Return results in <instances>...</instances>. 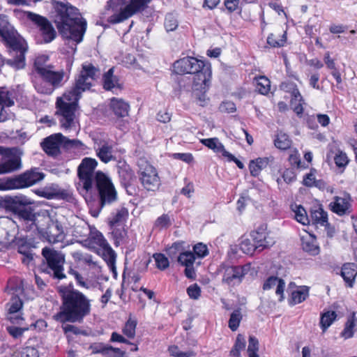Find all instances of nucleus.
Instances as JSON below:
<instances>
[{
  "instance_id": "nucleus-44",
  "label": "nucleus",
  "mask_w": 357,
  "mask_h": 357,
  "mask_svg": "<svg viewBox=\"0 0 357 357\" xmlns=\"http://www.w3.org/2000/svg\"><path fill=\"white\" fill-rule=\"evenodd\" d=\"M245 344L246 342L245 337L241 334H238L237 335L234 346L231 351V355L233 356L239 357L241 351L245 349Z\"/></svg>"
},
{
  "instance_id": "nucleus-4",
  "label": "nucleus",
  "mask_w": 357,
  "mask_h": 357,
  "mask_svg": "<svg viewBox=\"0 0 357 357\" xmlns=\"http://www.w3.org/2000/svg\"><path fill=\"white\" fill-rule=\"evenodd\" d=\"M34 68L41 79L40 82L34 84L36 90L40 93L50 95L56 89L63 86L66 81L64 70H56L55 66L50 63V57L47 55L36 57Z\"/></svg>"
},
{
  "instance_id": "nucleus-32",
  "label": "nucleus",
  "mask_w": 357,
  "mask_h": 357,
  "mask_svg": "<svg viewBox=\"0 0 357 357\" xmlns=\"http://www.w3.org/2000/svg\"><path fill=\"white\" fill-rule=\"evenodd\" d=\"M270 158H258L255 160H252L249 165L251 175L258 176L261 171L268 166Z\"/></svg>"
},
{
  "instance_id": "nucleus-57",
  "label": "nucleus",
  "mask_w": 357,
  "mask_h": 357,
  "mask_svg": "<svg viewBox=\"0 0 357 357\" xmlns=\"http://www.w3.org/2000/svg\"><path fill=\"white\" fill-rule=\"evenodd\" d=\"M335 163L338 167H344L349 163V159L347 154L342 151H339L334 158Z\"/></svg>"
},
{
  "instance_id": "nucleus-3",
  "label": "nucleus",
  "mask_w": 357,
  "mask_h": 357,
  "mask_svg": "<svg viewBox=\"0 0 357 357\" xmlns=\"http://www.w3.org/2000/svg\"><path fill=\"white\" fill-rule=\"evenodd\" d=\"M61 305L60 311L54 315V319L61 323H82L91 313V300L76 289L63 287L60 289Z\"/></svg>"
},
{
  "instance_id": "nucleus-22",
  "label": "nucleus",
  "mask_w": 357,
  "mask_h": 357,
  "mask_svg": "<svg viewBox=\"0 0 357 357\" xmlns=\"http://www.w3.org/2000/svg\"><path fill=\"white\" fill-rule=\"evenodd\" d=\"M331 210L339 215H344L350 213L351 204L349 202V197H335L334 200L329 204Z\"/></svg>"
},
{
  "instance_id": "nucleus-15",
  "label": "nucleus",
  "mask_w": 357,
  "mask_h": 357,
  "mask_svg": "<svg viewBox=\"0 0 357 357\" xmlns=\"http://www.w3.org/2000/svg\"><path fill=\"white\" fill-rule=\"evenodd\" d=\"M204 63L195 57H183L174 63V69L177 74H192L204 67Z\"/></svg>"
},
{
  "instance_id": "nucleus-5",
  "label": "nucleus",
  "mask_w": 357,
  "mask_h": 357,
  "mask_svg": "<svg viewBox=\"0 0 357 357\" xmlns=\"http://www.w3.org/2000/svg\"><path fill=\"white\" fill-rule=\"evenodd\" d=\"M0 36L9 47L10 55L12 56L6 61V63L16 69L22 68V43L20 35L8 22L7 16L0 15Z\"/></svg>"
},
{
  "instance_id": "nucleus-38",
  "label": "nucleus",
  "mask_w": 357,
  "mask_h": 357,
  "mask_svg": "<svg viewBox=\"0 0 357 357\" xmlns=\"http://www.w3.org/2000/svg\"><path fill=\"white\" fill-rule=\"evenodd\" d=\"M274 144L280 150H287L291 147V140L287 134L280 132L276 135Z\"/></svg>"
},
{
  "instance_id": "nucleus-53",
  "label": "nucleus",
  "mask_w": 357,
  "mask_h": 357,
  "mask_svg": "<svg viewBox=\"0 0 357 357\" xmlns=\"http://www.w3.org/2000/svg\"><path fill=\"white\" fill-rule=\"evenodd\" d=\"M62 329L68 338L70 337V333L74 335H86V332L78 328L76 326L71 324H64L62 326Z\"/></svg>"
},
{
  "instance_id": "nucleus-7",
  "label": "nucleus",
  "mask_w": 357,
  "mask_h": 357,
  "mask_svg": "<svg viewBox=\"0 0 357 357\" xmlns=\"http://www.w3.org/2000/svg\"><path fill=\"white\" fill-rule=\"evenodd\" d=\"M31 202L26 196H24V230L31 231V237L38 234V227L35 223L36 212L33 208L29 206ZM26 247L36 248V243L32 238L24 236V262L33 261L34 254L31 250H26Z\"/></svg>"
},
{
  "instance_id": "nucleus-62",
  "label": "nucleus",
  "mask_w": 357,
  "mask_h": 357,
  "mask_svg": "<svg viewBox=\"0 0 357 357\" xmlns=\"http://www.w3.org/2000/svg\"><path fill=\"white\" fill-rule=\"evenodd\" d=\"M219 109L222 112L227 113H233L236 109L235 104L231 101L222 102L220 104Z\"/></svg>"
},
{
  "instance_id": "nucleus-13",
  "label": "nucleus",
  "mask_w": 357,
  "mask_h": 357,
  "mask_svg": "<svg viewBox=\"0 0 357 357\" xmlns=\"http://www.w3.org/2000/svg\"><path fill=\"white\" fill-rule=\"evenodd\" d=\"M139 178L144 188L149 191H155L160 185L157 170L148 163L140 167Z\"/></svg>"
},
{
  "instance_id": "nucleus-60",
  "label": "nucleus",
  "mask_w": 357,
  "mask_h": 357,
  "mask_svg": "<svg viewBox=\"0 0 357 357\" xmlns=\"http://www.w3.org/2000/svg\"><path fill=\"white\" fill-rule=\"evenodd\" d=\"M0 104L5 105L6 107L12 106L14 104L13 100L9 96V92L3 89H0Z\"/></svg>"
},
{
  "instance_id": "nucleus-36",
  "label": "nucleus",
  "mask_w": 357,
  "mask_h": 357,
  "mask_svg": "<svg viewBox=\"0 0 357 357\" xmlns=\"http://www.w3.org/2000/svg\"><path fill=\"white\" fill-rule=\"evenodd\" d=\"M356 312H353L348 317L344 326V328L341 333L342 337L345 339L351 338L353 337L355 332V327L356 326Z\"/></svg>"
},
{
  "instance_id": "nucleus-45",
  "label": "nucleus",
  "mask_w": 357,
  "mask_h": 357,
  "mask_svg": "<svg viewBox=\"0 0 357 357\" xmlns=\"http://www.w3.org/2000/svg\"><path fill=\"white\" fill-rule=\"evenodd\" d=\"M241 250L247 255H252L253 252L259 250L258 246L252 239L245 238L240 244Z\"/></svg>"
},
{
  "instance_id": "nucleus-49",
  "label": "nucleus",
  "mask_w": 357,
  "mask_h": 357,
  "mask_svg": "<svg viewBox=\"0 0 357 357\" xmlns=\"http://www.w3.org/2000/svg\"><path fill=\"white\" fill-rule=\"evenodd\" d=\"M164 26L167 32L176 30L178 26V22L176 17L172 13H168L165 18Z\"/></svg>"
},
{
  "instance_id": "nucleus-2",
  "label": "nucleus",
  "mask_w": 357,
  "mask_h": 357,
  "mask_svg": "<svg viewBox=\"0 0 357 357\" xmlns=\"http://www.w3.org/2000/svg\"><path fill=\"white\" fill-rule=\"evenodd\" d=\"M54 23L59 33L65 38L80 43L86 29V22L79 10L68 1H54Z\"/></svg>"
},
{
  "instance_id": "nucleus-61",
  "label": "nucleus",
  "mask_w": 357,
  "mask_h": 357,
  "mask_svg": "<svg viewBox=\"0 0 357 357\" xmlns=\"http://www.w3.org/2000/svg\"><path fill=\"white\" fill-rule=\"evenodd\" d=\"M183 241H177L174 243L171 247H169L167 251L168 252V255L170 256H174L178 252H180L183 251Z\"/></svg>"
},
{
  "instance_id": "nucleus-37",
  "label": "nucleus",
  "mask_w": 357,
  "mask_h": 357,
  "mask_svg": "<svg viewBox=\"0 0 357 357\" xmlns=\"http://www.w3.org/2000/svg\"><path fill=\"white\" fill-rule=\"evenodd\" d=\"M17 249L20 254H22V238L20 236H15L11 241H0V250L2 249Z\"/></svg>"
},
{
  "instance_id": "nucleus-64",
  "label": "nucleus",
  "mask_w": 357,
  "mask_h": 357,
  "mask_svg": "<svg viewBox=\"0 0 357 357\" xmlns=\"http://www.w3.org/2000/svg\"><path fill=\"white\" fill-rule=\"evenodd\" d=\"M169 351L172 356L176 357H190L192 355V352L179 351L178 347L176 346L170 347Z\"/></svg>"
},
{
  "instance_id": "nucleus-25",
  "label": "nucleus",
  "mask_w": 357,
  "mask_h": 357,
  "mask_svg": "<svg viewBox=\"0 0 357 357\" xmlns=\"http://www.w3.org/2000/svg\"><path fill=\"white\" fill-rule=\"evenodd\" d=\"M110 108L118 117H125L128 115L130 105L124 100L118 98L110 99Z\"/></svg>"
},
{
  "instance_id": "nucleus-16",
  "label": "nucleus",
  "mask_w": 357,
  "mask_h": 357,
  "mask_svg": "<svg viewBox=\"0 0 357 357\" xmlns=\"http://www.w3.org/2000/svg\"><path fill=\"white\" fill-rule=\"evenodd\" d=\"M250 236L258 246L259 252L275 243V239L271 236V233L267 231L266 225L259 226L256 230L251 232Z\"/></svg>"
},
{
  "instance_id": "nucleus-11",
  "label": "nucleus",
  "mask_w": 357,
  "mask_h": 357,
  "mask_svg": "<svg viewBox=\"0 0 357 357\" xmlns=\"http://www.w3.org/2000/svg\"><path fill=\"white\" fill-rule=\"evenodd\" d=\"M0 155H2L0 161V174L10 173L20 167L21 160L17 155V149L0 146Z\"/></svg>"
},
{
  "instance_id": "nucleus-28",
  "label": "nucleus",
  "mask_w": 357,
  "mask_h": 357,
  "mask_svg": "<svg viewBox=\"0 0 357 357\" xmlns=\"http://www.w3.org/2000/svg\"><path fill=\"white\" fill-rule=\"evenodd\" d=\"M357 275V264L346 263L342 267L341 275L349 287H352Z\"/></svg>"
},
{
  "instance_id": "nucleus-6",
  "label": "nucleus",
  "mask_w": 357,
  "mask_h": 357,
  "mask_svg": "<svg viewBox=\"0 0 357 357\" xmlns=\"http://www.w3.org/2000/svg\"><path fill=\"white\" fill-rule=\"evenodd\" d=\"M93 192L98 206L95 209L91 208L90 213L92 216L98 217L105 206L112 204L117 199V192L111 178L100 171L96 172L92 193Z\"/></svg>"
},
{
  "instance_id": "nucleus-33",
  "label": "nucleus",
  "mask_w": 357,
  "mask_h": 357,
  "mask_svg": "<svg viewBox=\"0 0 357 357\" xmlns=\"http://www.w3.org/2000/svg\"><path fill=\"white\" fill-rule=\"evenodd\" d=\"M311 219L313 224L325 226L328 224L327 213L321 206H316L311 210Z\"/></svg>"
},
{
  "instance_id": "nucleus-21",
  "label": "nucleus",
  "mask_w": 357,
  "mask_h": 357,
  "mask_svg": "<svg viewBox=\"0 0 357 357\" xmlns=\"http://www.w3.org/2000/svg\"><path fill=\"white\" fill-rule=\"evenodd\" d=\"M114 68H111L103 75V88L107 91H111L112 93L118 94L119 91L122 90L123 86L119 82V77L114 75Z\"/></svg>"
},
{
  "instance_id": "nucleus-20",
  "label": "nucleus",
  "mask_w": 357,
  "mask_h": 357,
  "mask_svg": "<svg viewBox=\"0 0 357 357\" xmlns=\"http://www.w3.org/2000/svg\"><path fill=\"white\" fill-rule=\"evenodd\" d=\"M8 306V317L7 319L12 324H18L22 319L20 312L22 307V300L17 296H13L10 302L7 304Z\"/></svg>"
},
{
  "instance_id": "nucleus-39",
  "label": "nucleus",
  "mask_w": 357,
  "mask_h": 357,
  "mask_svg": "<svg viewBox=\"0 0 357 357\" xmlns=\"http://www.w3.org/2000/svg\"><path fill=\"white\" fill-rule=\"evenodd\" d=\"M201 142L214 151L217 153H221L222 156L224 155V151H227L222 144H221L219 142V139L216 137L203 139L201 140Z\"/></svg>"
},
{
  "instance_id": "nucleus-18",
  "label": "nucleus",
  "mask_w": 357,
  "mask_h": 357,
  "mask_svg": "<svg viewBox=\"0 0 357 357\" xmlns=\"http://www.w3.org/2000/svg\"><path fill=\"white\" fill-rule=\"evenodd\" d=\"M193 74L195 75L192 84L194 92L200 91L205 93L211 77L209 67L204 64V67L202 69L195 72Z\"/></svg>"
},
{
  "instance_id": "nucleus-42",
  "label": "nucleus",
  "mask_w": 357,
  "mask_h": 357,
  "mask_svg": "<svg viewBox=\"0 0 357 357\" xmlns=\"http://www.w3.org/2000/svg\"><path fill=\"white\" fill-rule=\"evenodd\" d=\"M256 89L263 95L267 94L271 89V82L265 76H260L257 79Z\"/></svg>"
},
{
  "instance_id": "nucleus-1",
  "label": "nucleus",
  "mask_w": 357,
  "mask_h": 357,
  "mask_svg": "<svg viewBox=\"0 0 357 357\" xmlns=\"http://www.w3.org/2000/svg\"><path fill=\"white\" fill-rule=\"evenodd\" d=\"M98 73V70L93 64L83 63L79 74L75 78L73 87L66 92L63 97L57 98L55 114L62 129L76 130L78 124V118L76 116L79 107L78 101L82 93L91 89Z\"/></svg>"
},
{
  "instance_id": "nucleus-54",
  "label": "nucleus",
  "mask_w": 357,
  "mask_h": 357,
  "mask_svg": "<svg viewBox=\"0 0 357 357\" xmlns=\"http://www.w3.org/2000/svg\"><path fill=\"white\" fill-rule=\"evenodd\" d=\"M124 354L125 352L120 349L107 344L102 356L105 357H123Z\"/></svg>"
},
{
  "instance_id": "nucleus-23",
  "label": "nucleus",
  "mask_w": 357,
  "mask_h": 357,
  "mask_svg": "<svg viewBox=\"0 0 357 357\" xmlns=\"http://www.w3.org/2000/svg\"><path fill=\"white\" fill-rule=\"evenodd\" d=\"M46 235L47 240L50 243L62 242L66 236L61 225L57 221L48 226Z\"/></svg>"
},
{
  "instance_id": "nucleus-19",
  "label": "nucleus",
  "mask_w": 357,
  "mask_h": 357,
  "mask_svg": "<svg viewBox=\"0 0 357 357\" xmlns=\"http://www.w3.org/2000/svg\"><path fill=\"white\" fill-rule=\"evenodd\" d=\"M0 206L4 207L6 211L13 212L19 218H22V197H6L0 200Z\"/></svg>"
},
{
  "instance_id": "nucleus-51",
  "label": "nucleus",
  "mask_w": 357,
  "mask_h": 357,
  "mask_svg": "<svg viewBox=\"0 0 357 357\" xmlns=\"http://www.w3.org/2000/svg\"><path fill=\"white\" fill-rule=\"evenodd\" d=\"M156 267L160 270H165L169 266L168 258L162 253H156L153 255Z\"/></svg>"
},
{
  "instance_id": "nucleus-30",
  "label": "nucleus",
  "mask_w": 357,
  "mask_h": 357,
  "mask_svg": "<svg viewBox=\"0 0 357 357\" xmlns=\"http://www.w3.org/2000/svg\"><path fill=\"white\" fill-rule=\"evenodd\" d=\"M45 174L39 171L38 168H32L24 172V188L31 186L42 181Z\"/></svg>"
},
{
  "instance_id": "nucleus-59",
  "label": "nucleus",
  "mask_w": 357,
  "mask_h": 357,
  "mask_svg": "<svg viewBox=\"0 0 357 357\" xmlns=\"http://www.w3.org/2000/svg\"><path fill=\"white\" fill-rule=\"evenodd\" d=\"M193 251L198 257L202 258L206 257L208 253L207 246L202 243H199L195 245L193 247Z\"/></svg>"
},
{
  "instance_id": "nucleus-29",
  "label": "nucleus",
  "mask_w": 357,
  "mask_h": 357,
  "mask_svg": "<svg viewBox=\"0 0 357 357\" xmlns=\"http://www.w3.org/2000/svg\"><path fill=\"white\" fill-rule=\"evenodd\" d=\"M128 210L125 207L117 208L109 218L110 227L124 226V222L128 217Z\"/></svg>"
},
{
  "instance_id": "nucleus-12",
  "label": "nucleus",
  "mask_w": 357,
  "mask_h": 357,
  "mask_svg": "<svg viewBox=\"0 0 357 357\" xmlns=\"http://www.w3.org/2000/svg\"><path fill=\"white\" fill-rule=\"evenodd\" d=\"M24 13L39 28L45 43H50L56 38V32L47 18L29 11Z\"/></svg>"
},
{
  "instance_id": "nucleus-10",
  "label": "nucleus",
  "mask_w": 357,
  "mask_h": 357,
  "mask_svg": "<svg viewBox=\"0 0 357 357\" xmlns=\"http://www.w3.org/2000/svg\"><path fill=\"white\" fill-rule=\"evenodd\" d=\"M151 1V0H129V3L119 13L109 17L107 21L111 24L122 22L135 14L144 10Z\"/></svg>"
},
{
  "instance_id": "nucleus-14",
  "label": "nucleus",
  "mask_w": 357,
  "mask_h": 357,
  "mask_svg": "<svg viewBox=\"0 0 357 357\" xmlns=\"http://www.w3.org/2000/svg\"><path fill=\"white\" fill-rule=\"evenodd\" d=\"M222 274V282L229 286H235L241 282L247 273L245 266L222 265L220 268Z\"/></svg>"
},
{
  "instance_id": "nucleus-47",
  "label": "nucleus",
  "mask_w": 357,
  "mask_h": 357,
  "mask_svg": "<svg viewBox=\"0 0 357 357\" xmlns=\"http://www.w3.org/2000/svg\"><path fill=\"white\" fill-rule=\"evenodd\" d=\"M195 261V254L192 252H181L178 257V261L183 266L193 265Z\"/></svg>"
},
{
  "instance_id": "nucleus-26",
  "label": "nucleus",
  "mask_w": 357,
  "mask_h": 357,
  "mask_svg": "<svg viewBox=\"0 0 357 357\" xmlns=\"http://www.w3.org/2000/svg\"><path fill=\"white\" fill-rule=\"evenodd\" d=\"M95 150L96 155L104 163H108L115 159V157L112 154V146L106 142L100 143L98 147L96 148Z\"/></svg>"
},
{
  "instance_id": "nucleus-8",
  "label": "nucleus",
  "mask_w": 357,
  "mask_h": 357,
  "mask_svg": "<svg viewBox=\"0 0 357 357\" xmlns=\"http://www.w3.org/2000/svg\"><path fill=\"white\" fill-rule=\"evenodd\" d=\"M98 165L96 159L84 158L77 168V176L80 184L86 191L85 199L87 202H92L94 199L92 197V190L95 182V169Z\"/></svg>"
},
{
  "instance_id": "nucleus-17",
  "label": "nucleus",
  "mask_w": 357,
  "mask_h": 357,
  "mask_svg": "<svg viewBox=\"0 0 357 357\" xmlns=\"http://www.w3.org/2000/svg\"><path fill=\"white\" fill-rule=\"evenodd\" d=\"M64 136L61 133H55L44 139L41 142L43 151L51 156L60 154V146H63Z\"/></svg>"
},
{
  "instance_id": "nucleus-34",
  "label": "nucleus",
  "mask_w": 357,
  "mask_h": 357,
  "mask_svg": "<svg viewBox=\"0 0 357 357\" xmlns=\"http://www.w3.org/2000/svg\"><path fill=\"white\" fill-rule=\"evenodd\" d=\"M112 229V235L114 240V244L118 246L127 243L128 234L124 226L110 227Z\"/></svg>"
},
{
  "instance_id": "nucleus-41",
  "label": "nucleus",
  "mask_w": 357,
  "mask_h": 357,
  "mask_svg": "<svg viewBox=\"0 0 357 357\" xmlns=\"http://www.w3.org/2000/svg\"><path fill=\"white\" fill-rule=\"evenodd\" d=\"M336 317V312L334 311H328L321 315L320 319V325L323 332H325L327 328L333 324Z\"/></svg>"
},
{
  "instance_id": "nucleus-58",
  "label": "nucleus",
  "mask_w": 357,
  "mask_h": 357,
  "mask_svg": "<svg viewBox=\"0 0 357 357\" xmlns=\"http://www.w3.org/2000/svg\"><path fill=\"white\" fill-rule=\"evenodd\" d=\"M187 294L190 298L197 300L201 296V289L197 284H191L187 288Z\"/></svg>"
},
{
  "instance_id": "nucleus-35",
  "label": "nucleus",
  "mask_w": 357,
  "mask_h": 357,
  "mask_svg": "<svg viewBox=\"0 0 357 357\" xmlns=\"http://www.w3.org/2000/svg\"><path fill=\"white\" fill-rule=\"evenodd\" d=\"M309 296V288L307 286L300 287L298 289L291 293L289 304L294 305L301 303L306 300Z\"/></svg>"
},
{
  "instance_id": "nucleus-52",
  "label": "nucleus",
  "mask_w": 357,
  "mask_h": 357,
  "mask_svg": "<svg viewBox=\"0 0 357 357\" xmlns=\"http://www.w3.org/2000/svg\"><path fill=\"white\" fill-rule=\"evenodd\" d=\"M137 326V321L129 319L123 329V333L129 338H133L135 335V329Z\"/></svg>"
},
{
  "instance_id": "nucleus-46",
  "label": "nucleus",
  "mask_w": 357,
  "mask_h": 357,
  "mask_svg": "<svg viewBox=\"0 0 357 357\" xmlns=\"http://www.w3.org/2000/svg\"><path fill=\"white\" fill-rule=\"evenodd\" d=\"M241 319L242 314L241 310L238 309L234 310L230 315V318L229 320V328L232 331H236L239 326Z\"/></svg>"
},
{
  "instance_id": "nucleus-40",
  "label": "nucleus",
  "mask_w": 357,
  "mask_h": 357,
  "mask_svg": "<svg viewBox=\"0 0 357 357\" xmlns=\"http://www.w3.org/2000/svg\"><path fill=\"white\" fill-rule=\"evenodd\" d=\"M116 169L119 176L126 181H129L132 176V170L125 161H119Z\"/></svg>"
},
{
  "instance_id": "nucleus-24",
  "label": "nucleus",
  "mask_w": 357,
  "mask_h": 357,
  "mask_svg": "<svg viewBox=\"0 0 357 357\" xmlns=\"http://www.w3.org/2000/svg\"><path fill=\"white\" fill-rule=\"evenodd\" d=\"M276 287L275 294L280 296L279 301L284 299V290L285 287L284 281L276 276H270L264 282L263 284L264 290H269Z\"/></svg>"
},
{
  "instance_id": "nucleus-31",
  "label": "nucleus",
  "mask_w": 357,
  "mask_h": 357,
  "mask_svg": "<svg viewBox=\"0 0 357 357\" xmlns=\"http://www.w3.org/2000/svg\"><path fill=\"white\" fill-rule=\"evenodd\" d=\"M22 188V174L0 180V190Z\"/></svg>"
},
{
  "instance_id": "nucleus-50",
  "label": "nucleus",
  "mask_w": 357,
  "mask_h": 357,
  "mask_svg": "<svg viewBox=\"0 0 357 357\" xmlns=\"http://www.w3.org/2000/svg\"><path fill=\"white\" fill-rule=\"evenodd\" d=\"M259 350V341L254 336L249 337V344L247 349L249 357H259L257 354Z\"/></svg>"
},
{
  "instance_id": "nucleus-55",
  "label": "nucleus",
  "mask_w": 357,
  "mask_h": 357,
  "mask_svg": "<svg viewBox=\"0 0 357 357\" xmlns=\"http://www.w3.org/2000/svg\"><path fill=\"white\" fill-rule=\"evenodd\" d=\"M295 218L298 222L304 225L310 223V220L307 215L306 211L305 208L301 206L297 207V209L295 211Z\"/></svg>"
},
{
  "instance_id": "nucleus-63",
  "label": "nucleus",
  "mask_w": 357,
  "mask_h": 357,
  "mask_svg": "<svg viewBox=\"0 0 357 357\" xmlns=\"http://www.w3.org/2000/svg\"><path fill=\"white\" fill-rule=\"evenodd\" d=\"M107 345V344H105L102 342H96V343H93L91 345H90L89 349L91 350L92 354H100L102 355Z\"/></svg>"
},
{
  "instance_id": "nucleus-43",
  "label": "nucleus",
  "mask_w": 357,
  "mask_h": 357,
  "mask_svg": "<svg viewBox=\"0 0 357 357\" xmlns=\"http://www.w3.org/2000/svg\"><path fill=\"white\" fill-rule=\"evenodd\" d=\"M172 222L173 219L169 214H162L156 219L154 227L158 229H167L172 225Z\"/></svg>"
},
{
  "instance_id": "nucleus-27",
  "label": "nucleus",
  "mask_w": 357,
  "mask_h": 357,
  "mask_svg": "<svg viewBox=\"0 0 357 357\" xmlns=\"http://www.w3.org/2000/svg\"><path fill=\"white\" fill-rule=\"evenodd\" d=\"M301 245L303 250L311 255H317L319 253V247L317 243L316 238L307 234L301 237Z\"/></svg>"
},
{
  "instance_id": "nucleus-48",
  "label": "nucleus",
  "mask_w": 357,
  "mask_h": 357,
  "mask_svg": "<svg viewBox=\"0 0 357 357\" xmlns=\"http://www.w3.org/2000/svg\"><path fill=\"white\" fill-rule=\"evenodd\" d=\"M287 40L286 33H284L280 38H278L274 33H271L267 38V43L273 47L284 46Z\"/></svg>"
},
{
  "instance_id": "nucleus-56",
  "label": "nucleus",
  "mask_w": 357,
  "mask_h": 357,
  "mask_svg": "<svg viewBox=\"0 0 357 357\" xmlns=\"http://www.w3.org/2000/svg\"><path fill=\"white\" fill-rule=\"evenodd\" d=\"M96 243L100 245V247H102L104 248H109V252H110V261L114 262L115 259V255L113 252V250L109 248L108 243L105 239L104 236L100 232H98L96 234Z\"/></svg>"
},
{
  "instance_id": "nucleus-9",
  "label": "nucleus",
  "mask_w": 357,
  "mask_h": 357,
  "mask_svg": "<svg viewBox=\"0 0 357 357\" xmlns=\"http://www.w3.org/2000/svg\"><path fill=\"white\" fill-rule=\"evenodd\" d=\"M42 255L47 263V273L53 278L61 280L66 277L63 272L66 261L64 254L50 247H45L42 250Z\"/></svg>"
}]
</instances>
